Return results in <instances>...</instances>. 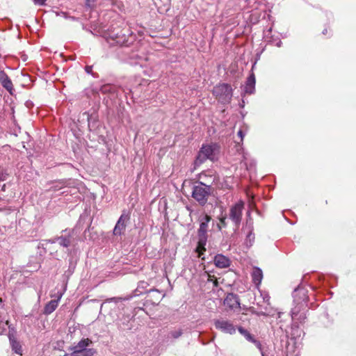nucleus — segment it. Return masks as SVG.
Masks as SVG:
<instances>
[{"label":"nucleus","mask_w":356,"mask_h":356,"mask_svg":"<svg viewBox=\"0 0 356 356\" xmlns=\"http://www.w3.org/2000/svg\"><path fill=\"white\" fill-rule=\"evenodd\" d=\"M248 229L249 232L246 236L245 243L248 246H252L254 241V234L253 233V226L252 225H249Z\"/></svg>","instance_id":"21"},{"label":"nucleus","mask_w":356,"mask_h":356,"mask_svg":"<svg viewBox=\"0 0 356 356\" xmlns=\"http://www.w3.org/2000/svg\"><path fill=\"white\" fill-rule=\"evenodd\" d=\"M218 219H219L220 223L218 224V228L219 230H221L222 228L226 227L227 225V216H226V215L221 216L220 217H219Z\"/></svg>","instance_id":"23"},{"label":"nucleus","mask_w":356,"mask_h":356,"mask_svg":"<svg viewBox=\"0 0 356 356\" xmlns=\"http://www.w3.org/2000/svg\"><path fill=\"white\" fill-rule=\"evenodd\" d=\"M224 305L232 310L240 308L238 297L234 293H229L224 300Z\"/></svg>","instance_id":"10"},{"label":"nucleus","mask_w":356,"mask_h":356,"mask_svg":"<svg viewBox=\"0 0 356 356\" xmlns=\"http://www.w3.org/2000/svg\"><path fill=\"white\" fill-rule=\"evenodd\" d=\"M293 297L296 306L291 311L292 320L294 324L302 323L307 318L305 311L308 298L307 291L304 288L298 286L293 293Z\"/></svg>","instance_id":"1"},{"label":"nucleus","mask_w":356,"mask_h":356,"mask_svg":"<svg viewBox=\"0 0 356 356\" xmlns=\"http://www.w3.org/2000/svg\"><path fill=\"white\" fill-rule=\"evenodd\" d=\"M258 315L266 316V314L264 312H261L258 313Z\"/></svg>","instance_id":"39"},{"label":"nucleus","mask_w":356,"mask_h":356,"mask_svg":"<svg viewBox=\"0 0 356 356\" xmlns=\"http://www.w3.org/2000/svg\"><path fill=\"white\" fill-rule=\"evenodd\" d=\"M48 242L50 243H58V241L56 240V237H55L54 238L48 240Z\"/></svg>","instance_id":"36"},{"label":"nucleus","mask_w":356,"mask_h":356,"mask_svg":"<svg viewBox=\"0 0 356 356\" xmlns=\"http://www.w3.org/2000/svg\"><path fill=\"white\" fill-rule=\"evenodd\" d=\"M244 209V202L241 200L233 204L229 212V218L234 223L235 227H239L243 216V210Z\"/></svg>","instance_id":"6"},{"label":"nucleus","mask_w":356,"mask_h":356,"mask_svg":"<svg viewBox=\"0 0 356 356\" xmlns=\"http://www.w3.org/2000/svg\"><path fill=\"white\" fill-rule=\"evenodd\" d=\"M86 6L90 8L94 6V0H85Z\"/></svg>","instance_id":"31"},{"label":"nucleus","mask_w":356,"mask_h":356,"mask_svg":"<svg viewBox=\"0 0 356 356\" xmlns=\"http://www.w3.org/2000/svg\"><path fill=\"white\" fill-rule=\"evenodd\" d=\"M213 95L222 103H229L232 97V88L228 83H220L213 89Z\"/></svg>","instance_id":"5"},{"label":"nucleus","mask_w":356,"mask_h":356,"mask_svg":"<svg viewBox=\"0 0 356 356\" xmlns=\"http://www.w3.org/2000/svg\"><path fill=\"white\" fill-rule=\"evenodd\" d=\"M129 214L123 211L113 229L114 235L120 236L124 233L126 229L127 222L129 221Z\"/></svg>","instance_id":"8"},{"label":"nucleus","mask_w":356,"mask_h":356,"mask_svg":"<svg viewBox=\"0 0 356 356\" xmlns=\"http://www.w3.org/2000/svg\"><path fill=\"white\" fill-rule=\"evenodd\" d=\"M207 281L208 282H212L213 283V285L215 286H218V282L217 280L214 278V276L213 275H211L209 273H207Z\"/></svg>","instance_id":"28"},{"label":"nucleus","mask_w":356,"mask_h":356,"mask_svg":"<svg viewBox=\"0 0 356 356\" xmlns=\"http://www.w3.org/2000/svg\"><path fill=\"white\" fill-rule=\"evenodd\" d=\"M92 343L90 339H82L76 345L69 348L72 351L70 356H93L97 352L95 349L90 348Z\"/></svg>","instance_id":"2"},{"label":"nucleus","mask_w":356,"mask_h":356,"mask_svg":"<svg viewBox=\"0 0 356 356\" xmlns=\"http://www.w3.org/2000/svg\"><path fill=\"white\" fill-rule=\"evenodd\" d=\"M8 338H9L13 350L15 353L22 355V346H21L20 343L15 339L14 335L13 333L10 332V331L9 332V334H8Z\"/></svg>","instance_id":"17"},{"label":"nucleus","mask_w":356,"mask_h":356,"mask_svg":"<svg viewBox=\"0 0 356 356\" xmlns=\"http://www.w3.org/2000/svg\"><path fill=\"white\" fill-rule=\"evenodd\" d=\"M253 283L259 288L263 279V272L259 267H254L251 273Z\"/></svg>","instance_id":"15"},{"label":"nucleus","mask_w":356,"mask_h":356,"mask_svg":"<svg viewBox=\"0 0 356 356\" xmlns=\"http://www.w3.org/2000/svg\"><path fill=\"white\" fill-rule=\"evenodd\" d=\"M5 186H6V185L4 184V185L3 186V187H2V190H3V191H4V190H5Z\"/></svg>","instance_id":"41"},{"label":"nucleus","mask_w":356,"mask_h":356,"mask_svg":"<svg viewBox=\"0 0 356 356\" xmlns=\"http://www.w3.org/2000/svg\"><path fill=\"white\" fill-rule=\"evenodd\" d=\"M327 33V29H324L323 31V34H325Z\"/></svg>","instance_id":"40"},{"label":"nucleus","mask_w":356,"mask_h":356,"mask_svg":"<svg viewBox=\"0 0 356 356\" xmlns=\"http://www.w3.org/2000/svg\"><path fill=\"white\" fill-rule=\"evenodd\" d=\"M72 236L70 233H68L66 235H62L60 236L56 237V240L60 245L64 248H68L72 244Z\"/></svg>","instance_id":"18"},{"label":"nucleus","mask_w":356,"mask_h":356,"mask_svg":"<svg viewBox=\"0 0 356 356\" xmlns=\"http://www.w3.org/2000/svg\"><path fill=\"white\" fill-rule=\"evenodd\" d=\"M120 298H108L106 300V302H104L102 305V307H103L104 304L108 302H115V303L118 302V301L120 300Z\"/></svg>","instance_id":"29"},{"label":"nucleus","mask_w":356,"mask_h":356,"mask_svg":"<svg viewBox=\"0 0 356 356\" xmlns=\"http://www.w3.org/2000/svg\"><path fill=\"white\" fill-rule=\"evenodd\" d=\"M69 355L68 354H66L65 356H68Z\"/></svg>","instance_id":"45"},{"label":"nucleus","mask_w":356,"mask_h":356,"mask_svg":"<svg viewBox=\"0 0 356 356\" xmlns=\"http://www.w3.org/2000/svg\"><path fill=\"white\" fill-rule=\"evenodd\" d=\"M0 180H4V179H1V178H0Z\"/></svg>","instance_id":"44"},{"label":"nucleus","mask_w":356,"mask_h":356,"mask_svg":"<svg viewBox=\"0 0 356 356\" xmlns=\"http://www.w3.org/2000/svg\"><path fill=\"white\" fill-rule=\"evenodd\" d=\"M211 218L205 214L200 217V227L197 231L199 234H207L209 222L211 221Z\"/></svg>","instance_id":"12"},{"label":"nucleus","mask_w":356,"mask_h":356,"mask_svg":"<svg viewBox=\"0 0 356 356\" xmlns=\"http://www.w3.org/2000/svg\"><path fill=\"white\" fill-rule=\"evenodd\" d=\"M282 41H281V40H279V41L276 43V46H277V47H280L282 46Z\"/></svg>","instance_id":"37"},{"label":"nucleus","mask_w":356,"mask_h":356,"mask_svg":"<svg viewBox=\"0 0 356 356\" xmlns=\"http://www.w3.org/2000/svg\"><path fill=\"white\" fill-rule=\"evenodd\" d=\"M7 327L10 328V325H8V321H0V334H3L6 330Z\"/></svg>","instance_id":"25"},{"label":"nucleus","mask_w":356,"mask_h":356,"mask_svg":"<svg viewBox=\"0 0 356 356\" xmlns=\"http://www.w3.org/2000/svg\"><path fill=\"white\" fill-rule=\"evenodd\" d=\"M63 295V293L62 292H58L57 295H51V297H56L57 299L56 300H58V302L60 301V300L61 299L62 296Z\"/></svg>","instance_id":"33"},{"label":"nucleus","mask_w":356,"mask_h":356,"mask_svg":"<svg viewBox=\"0 0 356 356\" xmlns=\"http://www.w3.org/2000/svg\"><path fill=\"white\" fill-rule=\"evenodd\" d=\"M213 324L216 330L224 334L233 335L236 333V327L234 323L225 318H219L213 320Z\"/></svg>","instance_id":"7"},{"label":"nucleus","mask_w":356,"mask_h":356,"mask_svg":"<svg viewBox=\"0 0 356 356\" xmlns=\"http://www.w3.org/2000/svg\"><path fill=\"white\" fill-rule=\"evenodd\" d=\"M214 264L220 268H225L230 266V260L223 254H218L214 257Z\"/></svg>","instance_id":"13"},{"label":"nucleus","mask_w":356,"mask_h":356,"mask_svg":"<svg viewBox=\"0 0 356 356\" xmlns=\"http://www.w3.org/2000/svg\"><path fill=\"white\" fill-rule=\"evenodd\" d=\"M255 76L252 73L247 79L245 85L243 88V92L246 94H252L255 90Z\"/></svg>","instance_id":"14"},{"label":"nucleus","mask_w":356,"mask_h":356,"mask_svg":"<svg viewBox=\"0 0 356 356\" xmlns=\"http://www.w3.org/2000/svg\"><path fill=\"white\" fill-rule=\"evenodd\" d=\"M237 135L241 138V141H243L245 133L243 131V129H241L240 130H238Z\"/></svg>","instance_id":"30"},{"label":"nucleus","mask_w":356,"mask_h":356,"mask_svg":"<svg viewBox=\"0 0 356 356\" xmlns=\"http://www.w3.org/2000/svg\"><path fill=\"white\" fill-rule=\"evenodd\" d=\"M182 330L177 329L175 330H172L168 334V337H172L173 339H177L182 335Z\"/></svg>","instance_id":"24"},{"label":"nucleus","mask_w":356,"mask_h":356,"mask_svg":"<svg viewBox=\"0 0 356 356\" xmlns=\"http://www.w3.org/2000/svg\"><path fill=\"white\" fill-rule=\"evenodd\" d=\"M92 66H90V65L86 66L85 71H86V73L91 74L92 73Z\"/></svg>","instance_id":"34"},{"label":"nucleus","mask_w":356,"mask_h":356,"mask_svg":"<svg viewBox=\"0 0 356 356\" xmlns=\"http://www.w3.org/2000/svg\"><path fill=\"white\" fill-rule=\"evenodd\" d=\"M35 4L43 5L46 0H33Z\"/></svg>","instance_id":"35"},{"label":"nucleus","mask_w":356,"mask_h":356,"mask_svg":"<svg viewBox=\"0 0 356 356\" xmlns=\"http://www.w3.org/2000/svg\"><path fill=\"white\" fill-rule=\"evenodd\" d=\"M251 343H253L256 346V347L260 350L262 356H265L264 352L262 351L261 343L259 341H258L254 338L253 341H252Z\"/></svg>","instance_id":"27"},{"label":"nucleus","mask_w":356,"mask_h":356,"mask_svg":"<svg viewBox=\"0 0 356 356\" xmlns=\"http://www.w3.org/2000/svg\"><path fill=\"white\" fill-rule=\"evenodd\" d=\"M211 186L207 185L200 181L197 185L193 187L192 197L200 205H204L211 194Z\"/></svg>","instance_id":"4"},{"label":"nucleus","mask_w":356,"mask_h":356,"mask_svg":"<svg viewBox=\"0 0 356 356\" xmlns=\"http://www.w3.org/2000/svg\"><path fill=\"white\" fill-rule=\"evenodd\" d=\"M198 236V241L197 245L196 247L195 251L198 254V257L202 258V260L204 259V257L202 256L204 254V252L206 251V245L207 242V234H199Z\"/></svg>","instance_id":"11"},{"label":"nucleus","mask_w":356,"mask_h":356,"mask_svg":"<svg viewBox=\"0 0 356 356\" xmlns=\"http://www.w3.org/2000/svg\"><path fill=\"white\" fill-rule=\"evenodd\" d=\"M261 296H263L264 301L266 302H268L270 300V296L267 293H261Z\"/></svg>","instance_id":"32"},{"label":"nucleus","mask_w":356,"mask_h":356,"mask_svg":"<svg viewBox=\"0 0 356 356\" xmlns=\"http://www.w3.org/2000/svg\"><path fill=\"white\" fill-rule=\"evenodd\" d=\"M148 285V283L145 281L140 282L136 291L139 292V293H143V291H142V289H146Z\"/></svg>","instance_id":"26"},{"label":"nucleus","mask_w":356,"mask_h":356,"mask_svg":"<svg viewBox=\"0 0 356 356\" xmlns=\"http://www.w3.org/2000/svg\"><path fill=\"white\" fill-rule=\"evenodd\" d=\"M280 316H281V313H280V312H279V313H278V318H280Z\"/></svg>","instance_id":"42"},{"label":"nucleus","mask_w":356,"mask_h":356,"mask_svg":"<svg viewBox=\"0 0 356 356\" xmlns=\"http://www.w3.org/2000/svg\"><path fill=\"white\" fill-rule=\"evenodd\" d=\"M246 160H247V159H246L245 156V155H243V162H242V163H243L245 165H247Z\"/></svg>","instance_id":"38"},{"label":"nucleus","mask_w":356,"mask_h":356,"mask_svg":"<svg viewBox=\"0 0 356 356\" xmlns=\"http://www.w3.org/2000/svg\"><path fill=\"white\" fill-rule=\"evenodd\" d=\"M58 305V300H52L44 306L43 314L49 315L54 312Z\"/></svg>","instance_id":"19"},{"label":"nucleus","mask_w":356,"mask_h":356,"mask_svg":"<svg viewBox=\"0 0 356 356\" xmlns=\"http://www.w3.org/2000/svg\"><path fill=\"white\" fill-rule=\"evenodd\" d=\"M0 83L3 88L11 93L13 83L4 71H0Z\"/></svg>","instance_id":"16"},{"label":"nucleus","mask_w":356,"mask_h":356,"mask_svg":"<svg viewBox=\"0 0 356 356\" xmlns=\"http://www.w3.org/2000/svg\"><path fill=\"white\" fill-rule=\"evenodd\" d=\"M218 149L219 147L216 143L202 145L196 157L195 164L200 165L207 159L213 161Z\"/></svg>","instance_id":"3"},{"label":"nucleus","mask_w":356,"mask_h":356,"mask_svg":"<svg viewBox=\"0 0 356 356\" xmlns=\"http://www.w3.org/2000/svg\"><path fill=\"white\" fill-rule=\"evenodd\" d=\"M109 43L111 45H119V46H128L129 42V37L127 36L125 33H122V31L120 33H112L110 35Z\"/></svg>","instance_id":"9"},{"label":"nucleus","mask_w":356,"mask_h":356,"mask_svg":"<svg viewBox=\"0 0 356 356\" xmlns=\"http://www.w3.org/2000/svg\"><path fill=\"white\" fill-rule=\"evenodd\" d=\"M238 330L248 341L251 342L254 339V337L245 328L238 327Z\"/></svg>","instance_id":"22"},{"label":"nucleus","mask_w":356,"mask_h":356,"mask_svg":"<svg viewBox=\"0 0 356 356\" xmlns=\"http://www.w3.org/2000/svg\"><path fill=\"white\" fill-rule=\"evenodd\" d=\"M254 166V164H250V168H252Z\"/></svg>","instance_id":"43"},{"label":"nucleus","mask_w":356,"mask_h":356,"mask_svg":"<svg viewBox=\"0 0 356 356\" xmlns=\"http://www.w3.org/2000/svg\"><path fill=\"white\" fill-rule=\"evenodd\" d=\"M150 294L153 304H159V302L164 298L165 294L161 295V292L157 289H151L148 291Z\"/></svg>","instance_id":"20"}]
</instances>
